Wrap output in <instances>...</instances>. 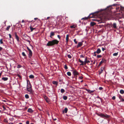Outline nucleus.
<instances>
[{
  "label": "nucleus",
  "mask_w": 124,
  "mask_h": 124,
  "mask_svg": "<svg viewBox=\"0 0 124 124\" xmlns=\"http://www.w3.org/2000/svg\"><path fill=\"white\" fill-rule=\"evenodd\" d=\"M27 91L31 94H33L34 92L32 89L31 85L29 80H27Z\"/></svg>",
  "instance_id": "1"
},
{
  "label": "nucleus",
  "mask_w": 124,
  "mask_h": 124,
  "mask_svg": "<svg viewBox=\"0 0 124 124\" xmlns=\"http://www.w3.org/2000/svg\"><path fill=\"white\" fill-rule=\"evenodd\" d=\"M64 21V19L62 16H58L57 18L56 24L58 25L62 24Z\"/></svg>",
  "instance_id": "2"
},
{
  "label": "nucleus",
  "mask_w": 124,
  "mask_h": 124,
  "mask_svg": "<svg viewBox=\"0 0 124 124\" xmlns=\"http://www.w3.org/2000/svg\"><path fill=\"white\" fill-rule=\"evenodd\" d=\"M78 60L79 62L81 63L80 65H85L87 63H90V62L89 60H87V57H86L85 59V61L84 62L81 60L80 59H79Z\"/></svg>",
  "instance_id": "3"
},
{
  "label": "nucleus",
  "mask_w": 124,
  "mask_h": 124,
  "mask_svg": "<svg viewBox=\"0 0 124 124\" xmlns=\"http://www.w3.org/2000/svg\"><path fill=\"white\" fill-rule=\"evenodd\" d=\"M99 11H97L96 12L91 13L90 14L89 16H88V17L89 18H96L98 16V15L99 13Z\"/></svg>",
  "instance_id": "4"
},
{
  "label": "nucleus",
  "mask_w": 124,
  "mask_h": 124,
  "mask_svg": "<svg viewBox=\"0 0 124 124\" xmlns=\"http://www.w3.org/2000/svg\"><path fill=\"white\" fill-rule=\"evenodd\" d=\"M97 115L98 116L104 118H109L110 116L106 114H104L102 113H101L100 114L97 113Z\"/></svg>",
  "instance_id": "5"
},
{
  "label": "nucleus",
  "mask_w": 124,
  "mask_h": 124,
  "mask_svg": "<svg viewBox=\"0 0 124 124\" xmlns=\"http://www.w3.org/2000/svg\"><path fill=\"white\" fill-rule=\"evenodd\" d=\"M54 45V39L48 42L46 44L47 46H52Z\"/></svg>",
  "instance_id": "6"
},
{
  "label": "nucleus",
  "mask_w": 124,
  "mask_h": 124,
  "mask_svg": "<svg viewBox=\"0 0 124 124\" xmlns=\"http://www.w3.org/2000/svg\"><path fill=\"white\" fill-rule=\"evenodd\" d=\"M101 52V49L99 48H98L97 49L96 51H95L94 52L93 55L95 56H96L97 55L96 53L99 54Z\"/></svg>",
  "instance_id": "7"
},
{
  "label": "nucleus",
  "mask_w": 124,
  "mask_h": 124,
  "mask_svg": "<svg viewBox=\"0 0 124 124\" xmlns=\"http://www.w3.org/2000/svg\"><path fill=\"white\" fill-rule=\"evenodd\" d=\"M72 73L74 76L78 75L79 74V73L76 70H75L73 71Z\"/></svg>",
  "instance_id": "8"
},
{
  "label": "nucleus",
  "mask_w": 124,
  "mask_h": 124,
  "mask_svg": "<svg viewBox=\"0 0 124 124\" xmlns=\"http://www.w3.org/2000/svg\"><path fill=\"white\" fill-rule=\"evenodd\" d=\"M85 90L86 91H87L89 93L91 94L92 95H93V94H92V93H93L94 91H95V90L93 91H91L90 90L86 88H85Z\"/></svg>",
  "instance_id": "9"
},
{
  "label": "nucleus",
  "mask_w": 124,
  "mask_h": 124,
  "mask_svg": "<svg viewBox=\"0 0 124 124\" xmlns=\"http://www.w3.org/2000/svg\"><path fill=\"white\" fill-rule=\"evenodd\" d=\"M43 97L46 102H48V103H49L50 102V100L45 95Z\"/></svg>",
  "instance_id": "10"
},
{
  "label": "nucleus",
  "mask_w": 124,
  "mask_h": 124,
  "mask_svg": "<svg viewBox=\"0 0 124 124\" xmlns=\"http://www.w3.org/2000/svg\"><path fill=\"white\" fill-rule=\"evenodd\" d=\"M28 51H29V54H28L29 57L31 58L32 55V52L31 49L28 50Z\"/></svg>",
  "instance_id": "11"
},
{
  "label": "nucleus",
  "mask_w": 124,
  "mask_h": 124,
  "mask_svg": "<svg viewBox=\"0 0 124 124\" xmlns=\"http://www.w3.org/2000/svg\"><path fill=\"white\" fill-rule=\"evenodd\" d=\"M15 38L18 41H19V37L18 36L17 33L16 32H15Z\"/></svg>",
  "instance_id": "12"
},
{
  "label": "nucleus",
  "mask_w": 124,
  "mask_h": 124,
  "mask_svg": "<svg viewBox=\"0 0 124 124\" xmlns=\"http://www.w3.org/2000/svg\"><path fill=\"white\" fill-rule=\"evenodd\" d=\"M83 45V43L82 42H79L78 43V45H77V47L78 48L79 47H80L81 46Z\"/></svg>",
  "instance_id": "13"
},
{
  "label": "nucleus",
  "mask_w": 124,
  "mask_h": 124,
  "mask_svg": "<svg viewBox=\"0 0 124 124\" xmlns=\"http://www.w3.org/2000/svg\"><path fill=\"white\" fill-rule=\"evenodd\" d=\"M104 69V67H101L100 68L101 71H99V75H100L102 73V72L103 71V70Z\"/></svg>",
  "instance_id": "14"
},
{
  "label": "nucleus",
  "mask_w": 124,
  "mask_h": 124,
  "mask_svg": "<svg viewBox=\"0 0 124 124\" xmlns=\"http://www.w3.org/2000/svg\"><path fill=\"white\" fill-rule=\"evenodd\" d=\"M116 9L117 11H119L120 10H123V8L121 6H120V7H116Z\"/></svg>",
  "instance_id": "15"
},
{
  "label": "nucleus",
  "mask_w": 124,
  "mask_h": 124,
  "mask_svg": "<svg viewBox=\"0 0 124 124\" xmlns=\"http://www.w3.org/2000/svg\"><path fill=\"white\" fill-rule=\"evenodd\" d=\"M112 26L113 27L114 29H116L117 28L116 24L115 23H113Z\"/></svg>",
  "instance_id": "16"
},
{
  "label": "nucleus",
  "mask_w": 124,
  "mask_h": 124,
  "mask_svg": "<svg viewBox=\"0 0 124 124\" xmlns=\"http://www.w3.org/2000/svg\"><path fill=\"white\" fill-rule=\"evenodd\" d=\"M69 35L68 34H67V35L66 37V44H67L68 43V42L69 40Z\"/></svg>",
  "instance_id": "17"
},
{
  "label": "nucleus",
  "mask_w": 124,
  "mask_h": 124,
  "mask_svg": "<svg viewBox=\"0 0 124 124\" xmlns=\"http://www.w3.org/2000/svg\"><path fill=\"white\" fill-rule=\"evenodd\" d=\"M68 109L67 108H64V110H62V112L63 113H66L68 111Z\"/></svg>",
  "instance_id": "18"
},
{
  "label": "nucleus",
  "mask_w": 124,
  "mask_h": 124,
  "mask_svg": "<svg viewBox=\"0 0 124 124\" xmlns=\"http://www.w3.org/2000/svg\"><path fill=\"white\" fill-rule=\"evenodd\" d=\"M106 60L104 59H102V60L100 62H101V63L102 64L103 63L106 62Z\"/></svg>",
  "instance_id": "19"
},
{
  "label": "nucleus",
  "mask_w": 124,
  "mask_h": 124,
  "mask_svg": "<svg viewBox=\"0 0 124 124\" xmlns=\"http://www.w3.org/2000/svg\"><path fill=\"white\" fill-rule=\"evenodd\" d=\"M33 111L31 108H29L27 110V112L30 113H32Z\"/></svg>",
  "instance_id": "20"
},
{
  "label": "nucleus",
  "mask_w": 124,
  "mask_h": 124,
  "mask_svg": "<svg viewBox=\"0 0 124 124\" xmlns=\"http://www.w3.org/2000/svg\"><path fill=\"white\" fill-rule=\"evenodd\" d=\"M2 79L4 81H6L8 80V78L3 77L2 78Z\"/></svg>",
  "instance_id": "21"
},
{
  "label": "nucleus",
  "mask_w": 124,
  "mask_h": 124,
  "mask_svg": "<svg viewBox=\"0 0 124 124\" xmlns=\"http://www.w3.org/2000/svg\"><path fill=\"white\" fill-rule=\"evenodd\" d=\"M22 55L23 56L25 57H24L25 58H26V55L24 52H22Z\"/></svg>",
  "instance_id": "22"
},
{
  "label": "nucleus",
  "mask_w": 124,
  "mask_h": 124,
  "mask_svg": "<svg viewBox=\"0 0 124 124\" xmlns=\"http://www.w3.org/2000/svg\"><path fill=\"white\" fill-rule=\"evenodd\" d=\"M30 28L31 30V31H32L33 30L35 29V28H33L32 26H30Z\"/></svg>",
  "instance_id": "23"
},
{
  "label": "nucleus",
  "mask_w": 124,
  "mask_h": 124,
  "mask_svg": "<svg viewBox=\"0 0 124 124\" xmlns=\"http://www.w3.org/2000/svg\"><path fill=\"white\" fill-rule=\"evenodd\" d=\"M96 24V23L94 22H91L90 23V25L91 26H93Z\"/></svg>",
  "instance_id": "24"
},
{
  "label": "nucleus",
  "mask_w": 124,
  "mask_h": 124,
  "mask_svg": "<svg viewBox=\"0 0 124 124\" xmlns=\"http://www.w3.org/2000/svg\"><path fill=\"white\" fill-rule=\"evenodd\" d=\"M54 35V32H51L50 33V37L51 38H52V36H53Z\"/></svg>",
  "instance_id": "25"
},
{
  "label": "nucleus",
  "mask_w": 124,
  "mask_h": 124,
  "mask_svg": "<svg viewBox=\"0 0 124 124\" xmlns=\"http://www.w3.org/2000/svg\"><path fill=\"white\" fill-rule=\"evenodd\" d=\"M29 77L30 78L32 79L34 78V76L32 75H30Z\"/></svg>",
  "instance_id": "26"
},
{
  "label": "nucleus",
  "mask_w": 124,
  "mask_h": 124,
  "mask_svg": "<svg viewBox=\"0 0 124 124\" xmlns=\"http://www.w3.org/2000/svg\"><path fill=\"white\" fill-rule=\"evenodd\" d=\"M11 27V26L10 25L8 26L6 29V30L7 31H8L9 28Z\"/></svg>",
  "instance_id": "27"
},
{
  "label": "nucleus",
  "mask_w": 124,
  "mask_h": 124,
  "mask_svg": "<svg viewBox=\"0 0 124 124\" xmlns=\"http://www.w3.org/2000/svg\"><path fill=\"white\" fill-rule=\"evenodd\" d=\"M76 27V26L75 25H73L70 26V28H75Z\"/></svg>",
  "instance_id": "28"
},
{
  "label": "nucleus",
  "mask_w": 124,
  "mask_h": 124,
  "mask_svg": "<svg viewBox=\"0 0 124 124\" xmlns=\"http://www.w3.org/2000/svg\"><path fill=\"white\" fill-rule=\"evenodd\" d=\"M59 42V41L57 40L56 39H55V44H58Z\"/></svg>",
  "instance_id": "29"
},
{
  "label": "nucleus",
  "mask_w": 124,
  "mask_h": 124,
  "mask_svg": "<svg viewBox=\"0 0 124 124\" xmlns=\"http://www.w3.org/2000/svg\"><path fill=\"white\" fill-rule=\"evenodd\" d=\"M63 99L65 100H66L67 99V97L66 96H63Z\"/></svg>",
  "instance_id": "30"
},
{
  "label": "nucleus",
  "mask_w": 124,
  "mask_h": 124,
  "mask_svg": "<svg viewBox=\"0 0 124 124\" xmlns=\"http://www.w3.org/2000/svg\"><path fill=\"white\" fill-rule=\"evenodd\" d=\"M120 92L121 93L123 94L124 93V91L123 90H121L120 91Z\"/></svg>",
  "instance_id": "31"
},
{
  "label": "nucleus",
  "mask_w": 124,
  "mask_h": 124,
  "mask_svg": "<svg viewBox=\"0 0 124 124\" xmlns=\"http://www.w3.org/2000/svg\"><path fill=\"white\" fill-rule=\"evenodd\" d=\"M67 74L69 76H70L71 75V74L70 72L69 71L67 72Z\"/></svg>",
  "instance_id": "32"
},
{
  "label": "nucleus",
  "mask_w": 124,
  "mask_h": 124,
  "mask_svg": "<svg viewBox=\"0 0 124 124\" xmlns=\"http://www.w3.org/2000/svg\"><path fill=\"white\" fill-rule=\"evenodd\" d=\"M25 98L27 99H28L29 98V95L27 94H25Z\"/></svg>",
  "instance_id": "33"
},
{
  "label": "nucleus",
  "mask_w": 124,
  "mask_h": 124,
  "mask_svg": "<svg viewBox=\"0 0 124 124\" xmlns=\"http://www.w3.org/2000/svg\"><path fill=\"white\" fill-rule=\"evenodd\" d=\"M61 92L62 93H63L65 92V90L63 89H61Z\"/></svg>",
  "instance_id": "34"
},
{
  "label": "nucleus",
  "mask_w": 124,
  "mask_h": 124,
  "mask_svg": "<svg viewBox=\"0 0 124 124\" xmlns=\"http://www.w3.org/2000/svg\"><path fill=\"white\" fill-rule=\"evenodd\" d=\"M118 52L114 53L113 54V56H117V55L118 54Z\"/></svg>",
  "instance_id": "35"
},
{
  "label": "nucleus",
  "mask_w": 124,
  "mask_h": 124,
  "mask_svg": "<svg viewBox=\"0 0 124 124\" xmlns=\"http://www.w3.org/2000/svg\"><path fill=\"white\" fill-rule=\"evenodd\" d=\"M67 56L69 58H72V56L70 54L68 55Z\"/></svg>",
  "instance_id": "36"
},
{
  "label": "nucleus",
  "mask_w": 124,
  "mask_h": 124,
  "mask_svg": "<svg viewBox=\"0 0 124 124\" xmlns=\"http://www.w3.org/2000/svg\"><path fill=\"white\" fill-rule=\"evenodd\" d=\"M64 68L65 69H68L67 66L66 65H64Z\"/></svg>",
  "instance_id": "37"
},
{
  "label": "nucleus",
  "mask_w": 124,
  "mask_h": 124,
  "mask_svg": "<svg viewBox=\"0 0 124 124\" xmlns=\"http://www.w3.org/2000/svg\"><path fill=\"white\" fill-rule=\"evenodd\" d=\"M0 44H2L3 42L2 41V39H0Z\"/></svg>",
  "instance_id": "38"
},
{
  "label": "nucleus",
  "mask_w": 124,
  "mask_h": 124,
  "mask_svg": "<svg viewBox=\"0 0 124 124\" xmlns=\"http://www.w3.org/2000/svg\"><path fill=\"white\" fill-rule=\"evenodd\" d=\"M22 66L20 65H18L17 66V68H20Z\"/></svg>",
  "instance_id": "39"
},
{
  "label": "nucleus",
  "mask_w": 124,
  "mask_h": 124,
  "mask_svg": "<svg viewBox=\"0 0 124 124\" xmlns=\"http://www.w3.org/2000/svg\"><path fill=\"white\" fill-rule=\"evenodd\" d=\"M77 76H74V77H72L73 78H75V80H77Z\"/></svg>",
  "instance_id": "40"
},
{
  "label": "nucleus",
  "mask_w": 124,
  "mask_h": 124,
  "mask_svg": "<svg viewBox=\"0 0 124 124\" xmlns=\"http://www.w3.org/2000/svg\"><path fill=\"white\" fill-rule=\"evenodd\" d=\"M102 57L101 55H97V57L98 58H100Z\"/></svg>",
  "instance_id": "41"
},
{
  "label": "nucleus",
  "mask_w": 124,
  "mask_h": 124,
  "mask_svg": "<svg viewBox=\"0 0 124 124\" xmlns=\"http://www.w3.org/2000/svg\"><path fill=\"white\" fill-rule=\"evenodd\" d=\"M74 41L76 44H77V43L78 42L76 41V39H74Z\"/></svg>",
  "instance_id": "42"
},
{
  "label": "nucleus",
  "mask_w": 124,
  "mask_h": 124,
  "mask_svg": "<svg viewBox=\"0 0 124 124\" xmlns=\"http://www.w3.org/2000/svg\"><path fill=\"white\" fill-rule=\"evenodd\" d=\"M99 89L100 90H101L103 89V88L102 87H100L99 88Z\"/></svg>",
  "instance_id": "43"
},
{
  "label": "nucleus",
  "mask_w": 124,
  "mask_h": 124,
  "mask_svg": "<svg viewBox=\"0 0 124 124\" xmlns=\"http://www.w3.org/2000/svg\"><path fill=\"white\" fill-rule=\"evenodd\" d=\"M118 97L119 98L121 99L122 98V96L120 95H119L118 96Z\"/></svg>",
  "instance_id": "44"
},
{
  "label": "nucleus",
  "mask_w": 124,
  "mask_h": 124,
  "mask_svg": "<svg viewBox=\"0 0 124 124\" xmlns=\"http://www.w3.org/2000/svg\"><path fill=\"white\" fill-rule=\"evenodd\" d=\"M102 49L103 51H104L105 50H106V49L104 47H102Z\"/></svg>",
  "instance_id": "45"
},
{
  "label": "nucleus",
  "mask_w": 124,
  "mask_h": 124,
  "mask_svg": "<svg viewBox=\"0 0 124 124\" xmlns=\"http://www.w3.org/2000/svg\"><path fill=\"white\" fill-rule=\"evenodd\" d=\"M88 18L87 17H85V18H82V19H85V20H86L88 19Z\"/></svg>",
  "instance_id": "46"
},
{
  "label": "nucleus",
  "mask_w": 124,
  "mask_h": 124,
  "mask_svg": "<svg viewBox=\"0 0 124 124\" xmlns=\"http://www.w3.org/2000/svg\"><path fill=\"white\" fill-rule=\"evenodd\" d=\"M112 99L113 100H115L116 99V97L115 96H113L112 97Z\"/></svg>",
  "instance_id": "47"
},
{
  "label": "nucleus",
  "mask_w": 124,
  "mask_h": 124,
  "mask_svg": "<svg viewBox=\"0 0 124 124\" xmlns=\"http://www.w3.org/2000/svg\"><path fill=\"white\" fill-rule=\"evenodd\" d=\"M8 35L9 36V38L10 39H11L12 38V36L11 34H8Z\"/></svg>",
  "instance_id": "48"
},
{
  "label": "nucleus",
  "mask_w": 124,
  "mask_h": 124,
  "mask_svg": "<svg viewBox=\"0 0 124 124\" xmlns=\"http://www.w3.org/2000/svg\"><path fill=\"white\" fill-rule=\"evenodd\" d=\"M58 82H57L55 81V85H57L58 84Z\"/></svg>",
  "instance_id": "49"
},
{
  "label": "nucleus",
  "mask_w": 124,
  "mask_h": 124,
  "mask_svg": "<svg viewBox=\"0 0 124 124\" xmlns=\"http://www.w3.org/2000/svg\"><path fill=\"white\" fill-rule=\"evenodd\" d=\"M26 123L27 124H29V121H27L26 122Z\"/></svg>",
  "instance_id": "50"
},
{
  "label": "nucleus",
  "mask_w": 124,
  "mask_h": 124,
  "mask_svg": "<svg viewBox=\"0 0 124 124\" xmlns=\"http://www.w3.org/2000/svg\"><path fill=\"white\" fill-rule=\"evenodd\" d=\"M57 37L60 40L61 39V37L60 36V35H57Z\"/></svg>",
  "instance_id": "51"
},
{
  "label": "nucleus",
  "mask_w": 124,
  "mask_h": 124,
  "mask_svg": "<svg viewBox=\"0 0 124 124\" xmlns=\"http://www.w3.org/2000/svg\"><path fill=\"white\" fill-rule=\"evenodd\" d=\"M84 56L83 55H80V58H84Z\"/></svg>",
  "instance_id": "52"
},
{
  "label": "nucleus",
  "mask_w": 124,
  "mask_h": 124,
  "mask_svg": "<svg viewBox=\"0 0 124 124\" xmlns=\"http://www.w3.org/2000/svg\"><path fill=\"white\" fill-rule=\"evenodd\" d=\"M83 77L82 76H80V77H79V79H82L83 78Z\"/></svg>",
  "instance_id": "53"
},
{
  "label": "nucleus",
  "mask_w": 124,
  "mask_h": 124,
  "mask_svg": "<svg viewBox=\"0 0 124 124\" xmlns=\"http://www.w3.org/2000/svg\"><path fill=\"white\" fill-rule=\"evenodd\" d=\"M121 101H124V99L122 98L121 99Z\"/></svg>",
  "instance_id": "54"
},
{
  "label": "nucleus",
  "mask_w": 124,
  "mask_h": 124,
  "mask_svg": "<svg viewBox=\"0 0 124 124\" xmlns=\"http://www.w3.org/2000/svg\"><path fill=\"white\" fill-rule=\"evenodd\" d=\"M2 48L0 46V51H1L2 49Z\"/></svg>",
  "instance_id": "55"
},
{
  "label": "nucleus",
  "mask_w": 124,
  "mask_h": 124,
  "mask_svg": "<svg viewBox=\"0 0 124 124\" xmlns=\"http://www.w3.org/2000/svg\"><path fill=\"white\" fill-rule=\"evenodd\" d=\"M27 48L28 50H30V49L28 46H27Z\"/></svg>",
  "instance_id": "56"
},
{
  "label": "nucleus",
  "mask_w": 124,
  "mask_h": 124,
  "mask_svg": "<svg viewBox=\"0 0 124 124\" xmlns=\"http://www.w3.org/2000/svg\"><path fill=\"white\" fill-rule=\"evenodd\" d=\"M97 98H99V99H100V100H101V98H100V97H99V96H98L97 97Z\"/></svg>",
  "instance_id": "57"
},
{
  "label": "nucleus",
  "mask_w": 124,
  "mask_h": 124,
  "mask_svg": "<svg viewBox=\"0 0 124 124\" xmlns=\"http://www.w3.org/2000/svg\"><path fill=\"white\" fill-rule=\"evenodd\" d=\"M38 19V18H34V19L35 20H37V19Z\"/></svg>",
  "instance_id": "58"
},
{
  "label": "nucleus",
  "mask_w": 124,
  "mask_h": 124,
  "mask_svg": "<svg viewBox=\"0 0 124 124\" xmlns=\"http://www.w3.org/2000/svg\"><path fill=\"white\" fill-rule=\"evenodd\" d=\"M95 63V61H94L93 63V64H94Z\"/></svg>",
  "instance_id": "59"
},
{
  "label": "nucleus",
  "mask_w": 124,
  "mask_h": 124,
  "mask_svg": "<svg viewBox=\"0 0 124 124\" xmlns=\"http://www.w3.org/2000/svg\"><path fill=\"white\" fill-rule=\"evenodd\" d=\"M101 64H102L101 63V62H100L99 63V66H100Z\"/></svg>",
  "instance_id": "60"
},
{
  "label": "nucleus",
  "mask_w": 124,
  "mask_h": 124,
  "mask_svg": "<svg viewBox=\"0 0 124 124\" xmlns=\"http://www.w3.org/2000/svg\"><path fill=\"white\" fill-rule=\"evenodd\" d=\"M1 74H2V72H1L0 73V78L1 77Z\"/></svg>",
  "instance_id": "61"
},
{
  "label": "nucleus",
  "mask_w": 124,
  "mask_h": 124,
  "mask_svg": "<svg viewBox=\"0 0 124 124\" xmlns=\"http://www.w3.org/2000/svg\"><path fill=\"white\" fill-rule=\"evenodd\" d=\"M24 22V20H22V23H23Z\"/></svg>",
  "instance_id": "62"
},
{
  "label": "nucleus",
  "mask_w": 124,
  "mask_h": 124,
  "mask_svg": "<svg viewBox=\"0 0 124 124\" xmlns=\"http://www.w3.org/2000/svg\"><path fill=\"white\" fill-rule=\"evenodd\" d=\"M18 77L19 78H21V76L20 75H19L18 76Z\"/></svg>",
  "instance_id": "63"
},
{
  "label": "nucleus",
  "mask_w": 124,
  "mask_h": 124,
  "mask_svg": "<svg viewBox=\"0 0 124 124\" xmlns=\"http://www.w3.org/2000/svg\"><path fill=\"white\" fill-rule=\"evenodd\" d=\"M9 124H14L13 123H9Z\"/></svg>",
  "instance_id": "64"
}]
</instances>
